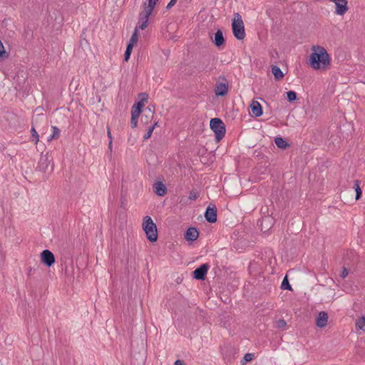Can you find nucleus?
Wrapping results in <instances>:
<instances>
[{
	"label": "nucleus",
	"instance_id": "f257e3e1",
	"mask_svg": "<svg viewBox=\"0 0 365 365\" xmlns=\"http://www.w3.org/2000/svg\"><path fill=\"white\" fill-rule=\"evenodd\" d=\"M308 59L309 66L314 70H326L331 64V57L326 48L322 46L313 45Z\"/></svg>",
	"mask_w": 365,
	"mask_h": 365
},
{
	"label": "nucleus",
	"instance_id": "f03ea898",
	"mask_svg": "<svg viewBox=\"0 0 365 365\" xmlns=\"http://www.w3.org/2000/svg\"><path fill=\"white\" fill-rule=\"evenodd\" d=\"M142 227L145 233L147 239L152 242L158 240L157 226L150 216L144 217L142 223Z\"/></svg>",
	"mask_w": 365,
	"mask_h": 365
},
{
	"label": "nucleus",
	"instance_id": "7ed1b4c3",
	"mask_svg": "<svg viewBox=\"0 0 365 365\" xmlns=\"http://www.w3.org/2000/svg\"><path fill=\"white\" fill-rule=\"evenodd\" d=\"M232 29L235 37L238 40H242L245 37V26L240 14L235 13L232 23Z\"/></svg>",
	"mask_w": 365,
	"mask_h": 365
},
{
	"label": "nucleus",
	"instance_id": "20e7f679",
	"mask_svg": "<svg viewBox=\"0 0 365 365\" xmlns=\"http://www.w3.org/2000/svg\"><path fill=\"white\" fill-rule=\"evenodd\" d=\"M210 126L215 133L217 140H220L225 136L226 131L225 126L222 120L217 118L211 119Z\"/></svg>",
	"mask_w": 365,
	"mask_h": 365
},
{
	"label": "nucleus",
	"instance_id": "39448f33",
	"mask_svg": "<svg viewBox=\"0 0 365 365\" xmlns=\"http://www.w3.org/2000/svg\"><path fill=\"white\" fill-rule=\"evenodd\" d=\"M41 259L47 267L52 266L55 262L54 255L48 250H45L41 253Z\"/></svg>",
	"mask_w": 365,
	"mask_h": 365
},
{
	"label": "nucleus",
	"instance_id": "423d86ee",
	"mask_svg": "<svg viewBox=\"0 0 365 365\" xmlns=\"http://www.w3.org/2000/svg\"><path fill=\"white\" fill-rule=\"evenodd\" d=\"M151 14L145 11H142L139 15L138 26H136L138 29L142 30L145 29L148 24L149 17Z\"/></svg>",
	"mask_w": 365,
	"mask_h": 365
},
{
	"label": "nucleus",
	"instance_id": "0eeeda50",
	"mask_svg": "<svg viewBox=\"0 0 365 365\" xmlns=\"http://www.w3.org/2000/svg\"><path fill=\"white\" fill-rule=\"evenodd\" d=\"M208 270V266L206 264H203L200 265L199 267H197L194 272H193V277L196 279H204L205 277L207 272Z\"/></svg>",
	"mask_w": 365,
	"mask_h": 365
},
{
	"label": "nucleus",
	"instance_id": "6e6552de",
	"mask_svg": "<svg viewBox=\"0 0 365 365\" xmlns=\"http://www.w3.org/2000/svg\"><path fill=\"white\" fill-rule=\"evenodd\" d=\"M199 236V232L195 227H189L185 234V237L186 240L190 242H193L197 239Z\"/></svg>",
	"mask_w": 365,
	"mask_h": 365
},
{
	"label": "nucleus",
	"instance_id": "1a4fd4ad",
	"mask_svg": "<svg viewBox=\"0 0 365 365\" xmlns=\"http://www.w3.org/2000/svg\"><path fill=\"white\" fill-rule=\"evenodd\" d=\"M205 217L209 222L213 223L217 221V211L215 208L208 207L205 213Z\"/></svg>",
	"mask_w": 365,
	"mask_h": 365
},
{
	"label": "nucleus",
	"instance_id": "9d476101",
	"mask_svg": "<svg viewBox=\"0 0 365 365\" xmlns=\"http://www.w3.org/2000/svg\"><path fill=\"white\" fill-rule=\"evenodd\" d=\"M250 109H251L252 113L255 117H259V116H261L262 115V106L257 101H253L252 102V103L250 105Z\"/></svg>",
	"mask_w": 365,
	"mask_h": 365
},
{
	"label": "nucleus",
	"instance_id": "9b49d317",
	"mask_svg": "<svg viewBox=\"0 0 365 365\" xmlns=\"http://www.w3.org/2000/svg\"><path fill=\"white\" fill-rule=\"evenodd\" d=\"M328 321V315L325 312H321L317 318V325L319 327H324Z\"/></svg>",
	"mask_w": 365,
	"mask_h": 365
},
{
	"label": "nucleus",
	"instance_id": "f8f14e48",
	"mask_svg": "<svg viewBox=\"0 0 365 365\" xmlns=\"http://www.w3.org/2000/svg\"><path fill=\"white\" fill-rule=\"evenodd\" d=\"M228 91V87L225 83H218L215 88L216 96H225Z\"/></svg>",
	"mask_w": 365,
	"mask_h": 365
},
{
	"label": "nucleus",
	"instance_id": "ddd939ff",
	"mask_svg": "<svg viewBox=\"0 0 365 365\" xmlns=\"http://www.w3.org/2000/svg\"><path fill=\"white\" fill-rule=\"evenodd\" d=\"M155 192L159 196H164L166 194L167 188L161 182H157L154 184Z\"/></svg>",
	"mask_w": 365,
	"mask_h": 365
},
{
	"label": "nucleus",
	"instance_id": "4468645a",
	"mask_svg": "<svg viewBox=\"0 0 365 365\" xmlns=\"http://www.w3.org/2000/svg\"><path fill=\"white\" fill-rule=\"evenodd\" d=\"M214 42L217 46H220L224 43L225 39L221 30H217L215 33Z\"/></svg>",
	"mask_w": 365,
	"mask_h": 365
},
{
	"label": "nucleus",
	"instance_id": "2eb2a0df",
	"mask_svg": "<svg viewBox=\"0 0 365 365\" xmlns=\"http://www.w3.org/2000/svg\"><path fill=\"white\" fill-rule=\"evenodd\" d=\"M272 73L276 80H280L284 77V73L279 67L274 66L272 67Z\"/></svg>",
	"mask_w": 365,
	"mask_h": 365
},
{
	"label": "nucleus",
	"instance_id": "dca6fc26",
	"mask_svg": "<svg viewBox=\"0 0 365 365\" xmlns=\"http://www.w3.org/2000/svg\"><path fill=\"white\" fill-rule=\"evenodd\" d=\"M158 0H148V5L145 6L144 10L143 11L147 12L148 14H152L154 9V7Z\"/></svg>",
	"mask_w": 365,
	"mask_h": 365
},
{
	"label": "nucleus",
	"instance_id": "f3484780",
	"mask_svg": "<svg viewBox=\"0 0 365 365\" xmlns=\"http://www.w3.org/2000/svg\"><path fill=\"white\" fill-rule=\"evenodd\" d=\"M356 327L365 332V317L361 316L356 321Z\"/></svg>",
	"mask_w": 365,
	"mask_h": 365
},
{
	"label": "nucleus",
	"instance_id": "a211bd4d",
	"mask_svg": "<svg viewBox=\"0 0 365 365\" xmlns=\"http://www.w3.org/2000/svg\"><path fill=\"white\" fill-rule=\"evenodd\" d=\"M275 144L278 148L284 149L288 146V143L282 137H277L274 139Z\"/></svg>",
	"mask_w": 365,
	"mask_h": 365
},
{
	"label": "nucleus",
	"instance_id": "6ab92c4d",
	"mask_svg": "<svg viewBox=\"0 0 365 365\" xmlns=\"http://www.w3.org/2000/svg\"><path fill=\"white\" fill-rule=\"evenodd\" d=\"M52 134L48 137V141L57 139L60 136V130L56 126L52 127Z\"/></svg>",
	"mask_w": 365,
	"mask_h": 365
},
{
	"label": "nucleus",
	"instance_id": "aec40b11",
	"mask_svg": "<svg viewBox=\"0 0 365 365\" xmlns=\"http://www.w3.org/2000/svg\"><path fill=\"white\" fill-rule=\"evenodd\" d=\"M138 40V28L135 27L128 44H131L132 46H134V44H135L137 43Z\"/></svg>",
	"mask_w": 365,
	"mask_h": 365
},
{
	"label": "nucleus",
	"instance_id": "412c9836",
	"mask_svg": "<svg viewBox=\"0 0 365 365\" xmlns=\"http://www.w3.org/2000/svg\"><path fill=\"white\" fill-rule=\"evenodd\" d=\"M281 289H287V290H292V287L289 283V281L287 279V277H285L284 279L282 282L281 284Z\"/></svg>",
	"mask_w": 365,
	"mask_h": 365
},
{
	"label": "nucleus",
	"instance_id": "4be33fe9",
	"mask_svg": "<svg viewBox=\"0 0 365 365\" xmlns=\"http://www.w3.org/2000/svg\"><path fill=\"white\" fill-rule=\"evenodd\" d=\"M354 189L356 190V200H359L362 194V191L359 187L358 181L354 182Z\"/></svg>",
	"mask_w": 365,
	"mask_h": 365
},
{
	"label": "nucleus",
	"instance_id": "5701e85b",
	"mask_svg": "<svg viewBox=\"0 0 365 365\" xmlns=\"http://www.w3.org/2000/svg\"><path fill=\"white\" fill-rule=\"evenodd\" d=\"M287 98L289 101H290V102L296 100L297 94L294 91H289L288 92H287Z\"/></svg>",
	"mask_w": 365,
	"mask_h": 365
},
{
	"label": "nucleus",
	"instance_id": "b1692460",
	"mask_svg": "<svg viewBox=\"0 0 365 365\" xmlns=\"http://www.w3.org/2000/svg\"><path fill=\"white\" fill-rule=\"evenodd\" d=\"M142 110H140L138 108L132 107L131 110V117H134V118H138L140 113Z\"/></svg>",
	"mask_w": 365,
	"mask_h": 365
},
{
	"label": "nucleus",
	"instance_id": "393cba45",
	"mask_svg": "<svg viewBox=\"0 0 365 365\" xmlns=\"http://www.w3.org/2000/svg\"><path fill=\"white\" fill-rule=\"evenodd\" d=\"M133 47V46H132L131 44L127 45L126 51H125V55H124L125 61H128L129 59Z\"/></svg>",
	"mask_w": 365,
	"mask_h": 365
},
{
	"label": "nucleus",
	"instance_id": "a878e982",
	"mask_svg": "<svg viewBox=\"0 0 365 365\" xmlns=\"http://www.w3.org/2000/svg\"><path fill=\"white\" fill-rule=\"evenodd\" d=\"M254 356H255L253 354H251V353L246 354L244 356L243 359L242 361V364H245L247 362L251 361L254 359Z\"/></svg>",
	"mask_w": 365,
	"mask_h": 365
},
{
	"label": "nucleus",
	"instance_id": "bb28decb",
	"mask_svg": "<svg viewBox=\"0 0 365 365\" xmlns=\"http://www.w3.org/2000/svg\"><path fill=\"white\" fill-rule=\"evenodd\" d=\"M31 133H32V136L34 138L33 140H34L35 143L36 144L38 142V140H39V136H38V133H37V132H36V130L34 127L31 128Z\"/></svg>",
	"mask_w": 365,
	"mask_h": 365
},
{
	"label": "nucleus",
	"instance_id": "cd10ccee",
	"mask_svg": "<svg viewBox=\"0 0 365 365\" xmlns=\"http://www.w3.org/2000/svg\"><path fill=\"white\" fill-rule=\"evenodd\" d=\"M154 130V126H150L147 132V133L143 136L144 140H148L150 138Z\"/></svg>",
	"mask_w": 365,
	"mask_h": 365
},
{
	"label": "nucleus",
	"instance_id": "c85d7f7f",
	"mask_svg": "<svg viewBox=\"0 0 365 365\" xmlns=\"http://www.w3.org/2000/svg\"><path fill=\"white\" fill-rule=\"evenodd\" d=\"M287 323L284 319H279L277 323L276 326L277 328H284L286 326Z\"/></svg>",
	"mask_w": 365,
	"mask_h": 365
},
{
	"label": "nucleus",
	"instance_id": "c756f323",
	"mask_svg": "<svg viewBox=\"0 0 365 365\" xmlns=\"http://www.w3.org/2000/svg\"><path fill=\"white\" fill-rule=\"evenodd\" d=\"M139 98L140 101L145 103L148 99V95L146 93H140L139 94Z\"/></svg>",
	"mask_w": 365,
	"mask_h": 365
},
{
	"label": "nucleus",
	"instance_id": "7c9ffc66",
	"mask_svg": "<svg viewBox=\"0 0 365 365\" xmlns=\"http://www.w3.org/2000/svg\"><path fill=\"white\" fill-rule=\"evenodd\" d=\"M145 102L140 100L137 103L134 104L133 106L135 108H138L140 110H142V108L145 106Z\"/></svg>",
	"mask_w": 365,
	"mask_h": 365
},
{
	"label": "nucleus",
	"instance_id": "2f4dec72",
	"mask_svg": "<svg viewBox=\"0 0 365 365\" xmlns=\"http://www.w3.org/2000/svg\"><path fill=\"white\" fill-rule=\"evenodd\" d=\"M197 197H198V195L196 192H195L193 190L190 191V195H189V199L190 200H195Z\"/></svg>",
	"mask_w": 365,
	"mask_h": 365
},
{
	"label": "nucleus",
	"instance_id": "473e14b6",
	"mask_svg": "<svg viewBox=\"0 0 365 365\" xmlns=\"http://www.w3.org/2000/svg\"><path fill=\"white\" fill-rule=\"evenodd\" d=\"M348 274H349L348 269L344 267L342 269V271H341V274H340V277L341 278L344 279V278H346L348 276Z\"/></svg>",
	"mask_w": 365,
	"mask_h": 365
},
{
	"label": "nucleus",
	"instance_id": "72a5a7b5",
	"mask_svg": "<svg viewBox=\"0 0 365 365\" xmlns=\"http://www.w3.org/2000/svg\"><path fill=\"white\" fill-rule=\"evenodd\" d=\"M130 123H131V127L133 128H135L138 124V118H134V117H131Z\"/></svg>",
	"mask_w": 365,
	"mask_h": 365
},
{
	"label": "nucleus",
	"instance_id": "f704fd0d",
	"mask_svg": "<svg viewBox=\"0 0 365 365\" xmlns=\"http://www.w3.org/2000/svg\"><path fill=\"white\" fill-rule=\"evenodd\" d=\"M177 2V0H170V2L166 6L167 9H170L171 7H173Z\"/></svg>",
	"mask_w": 365,
	"mask_h": 365
},
{
	"label": "nucleus",
	"instance_id": "c9c22d12",
	"mask_svg": "<svg viewBox=\"0 0 365 365\" xmlns=\"http://www.w3.org/2000/svg\"><path fill=\"white\" fill-rule=\"evenodd\" d=\"M262 222H269V224H272V220L269 217H266L263 218Z\"/></svg>",
	"mask_w": 365,
	"mask_h": 365
},
{
	"label": "nucleus",
	"instance_id": "e433bc0d",
	"mask_svg": "<svg viewBox=\"0 0 365 365\" xmlns=\"http://www.w3.org/2000/svg\"><path fill=\"white\" fill-rule=\"evenodd\" d=\"M107 135L109 138V140H113V138H112V135H111V133H110V128H107Z\"/></svg>",
	"mask_w": 365,
	"mask_h": 365
},
{
	"label": "nucleus",
	"instance_id": "4c0bfd02",
	"mask_svg": "<svg viewBox=\"0 0 365 365\" xmlns=\"http://www.w3.org/2000/svg\"><path fill=\"white\" fill-rule=\"evenodd\" d=\"M174 365H185V363L181 360H176Z\"/></svg>",
	"mask_w": 365,
	"mask_h": 365
},
{
	"label": "nucleus",
	"instance_id": "58836bf2",
	"mask_svg": "<svg viewBox=\"0 0 365 365\" xmlns=\"http://www.w3.org/2000/svg\"><path fill=\"white\" fill-rule=\"evenodd\" d=\"M108 148H109L110 152L111 153L112 148H113V140H109Z\"/></svg>",
	"mask_w": 365,
	"mask_h": 365
},
{
	"label": "nucleus",
	"instance_id": "ea45409f",
	"mask_svg": "<svg viewBox=\"0 0 365 365\" xmlns=\"http://www.w3.org/2000/svg\"><path fill=\"white\" fill-rule=\"evenodd\" d=\"M158 125V122H155L152 126H154V128Z\"/></svg>",
	"mask_w": 365,
	"mask_h": 365
}]
</instances>
